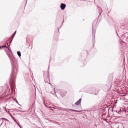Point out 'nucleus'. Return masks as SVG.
<instances>
[{"mask_svg":"<svg viewBox=\"0 0 128 128\" xmlns=\"http://www.w3.org/2000/svg\"><path fill=\"white\" fill-rule=\"evenodd\" d=\"M18 56H20H20H22V53L20 52H18Z\"/></svg>","mask_w":128,"mask_h":128,"instance_id":"20e7f679","label":"nucleus"},{"mask_svg":"<svg viewBox=\"0 0 128 128\" xmlns=\"http://www.w3.org/2000/svg\"><path fill=\"white\" fill-rule=\"evenodd\" d=\"M13 120L16 122V124H17L18 126H20V128H22V126H20V124H18V122H16V120H14V118H13Z\"/></svg>","mask_w":128,"mask_h":128,"instance_id":"7ed1b4c3","label":"nucleus"},{"mask_svg":"<svg viewBox=\"0 0 128 128\" xmlns=\"http://www.w3.org/2000/svg\"><path fill=\"white\" fill-rule=\"evenodd\" d=\"M66 4H62L60 6V8L62 10H66Z\"/></svg>","mask_w":128,"mask_h":128,"instance_id":"f257e3e1","label":"nucleus"},{"mask_svg":"<svg viewBox=\"0 0 128 128\" xmlns=\"http://www.w3.org/2000/svg\"><path fill=\"white\" fill-rule=\"evenodd\" d=\"M72 110V112H74V110Z\"/></svg>","mask_w":128,"mask_h":128,"instance_id":"1a4fd4ad","label":"nucleus"},{"mask_svg":"<svg viewBox=\"0 0 128 128\" xmlns=\"http://www.w3.org/2000/svg\"><path fill=\"white\" fill-rule=\"evenodd\" d=\"M82 104V99H80L78 102H77L75 104L76 106H80V104Z\"/></svg>","mask_w":128,"mask_h":128,"instance_id":"f03ea898","label":"nucleus"},{"mask_svg":"<svg viewBox=\"0 0 128 128\" xmlns=\"http://www.w3.org/2000/svg\"><path fill=\"white\" fill-rule=\"evenodd\" d=\"M75 112H82V111L76 110Z\"/></svg>","mask_w":128,"mask_h":128,"instance_id":"423d86ee","label":"nucleus"},{"mask_svg":"<svg viewBox=\"0 0 128 128\" xmlns=\"http://www.w3.org/2000/svg\"><path fill=\"white\" fill-rule=\"evenodd\" d=\"M6 48V46H0V48Z\"/></svg>","mask_w":128,"mask_h":128,"instance_id":"0eeeda50","label":"nucleus"},{"mask_svg":"<svg viewBox=\"0 0 128 128\" xmlns=\"http://www.w3.org/2000/svg\"><path fill=\"white\" fill-rule=\"evenodd\" d=\"M2 120H7L8 122V120L6 119V118H2Z\"/></svg>","mask_w":128,"mask_h":128,"instance_id":"6e6552de","label":"nucleus"},{"mask_svg":"<svg viewBox=\"0 0 128 128\" xmlns=\"http://www.w3.org/2000/svg\"><path fill=\"white\" fill-rule=\"evenodd\" d=\"M17 104H18V102H16Z\"/></svg>","mask_w":128,"mask_h":128,"instance_id":"9d476101","label":"nucleus"},{"mask_svg":"<svg viewBox=\"0 0 128 128\" xmlns=\"http://www.w3.org/2000/svg\"><path fill=\"white\" fill-rule=\"evenodd\" d=\"M74 112H76V110H74Z\"/></svg>","mask_w":128,"mask_h":128,"instance_id":"9b49d317","label":"nucleus"},{"mask_svg":"<svg viewBox=\"0 0 128 128\" xmlns=\"http://www.w3.org/2000/svg\"><path fill=\"white\" fill-rule=\"evenodd\" d=\"M16 32L12 36L13 38H14V36H16Z\"/></svg>","mask_w":128,"mask_h":128,"instance_id":"39448f33","label":"nucleus"}]
</instances>
